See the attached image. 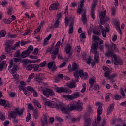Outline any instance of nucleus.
I'll return each instance as SVG.
<instances>
[{
  "instance_id": "obj_1",
  "label": "nucleus",
  "mask_w": 126,
  "mask_h": 126,
  "mask_svg": "<svg viewBox=\"0 0 126 126\" xmlns=\"http://www.w3.org/2000/svg\"><path fill=\"white\" fill-rule=\"evenodd\" d=\"M113 48L114 49V50L116 52H119V49H118V47H117V45L114 43H112L108 47V51L106 53L105 56L107 57H111L112 59H114V64L115 65H123V61L122 59L118 58L117 57V55L114 54V50H113Z\"/></svg>"
},
{
  "instance_id": "obj_2",
  "label": "nucleus",
  "mask_w": 126,
  "mask_h": 126,
  "mask_svg": "<svg viewBox=\"0 0 126 126\" xmlns=\"http://www.w3.org/2000/svg\"><path fill=\"white\" fill-rule=\"evenodd\" d=\"M99 43L95 41L93 44V47L91 48V51L92 53H94V59L96 63H98L100 61V56L99 55V52L97 51L98 48H99V45H102L104 41L103 40L99 38Z\"/></svg>"
},
{
  "instance_id": "obj_3",
  "label": "nucleus",
  "mask_w": 126,
  "mask_h": 126,
  "mask_svg": "<svg viewBox=\"0 0 126 126\" xmlns=\"http://www.w3.org/2000/svg\"><path fill=\"white\" fill-rule=\"evenodd\" d=\"M44 104L45 106H48L50 107V108H57L61 110V111L64 114H67V113H68V109H67V107L65 106V105L63 103H60L58 105L57 103H53L50 101H46Z\"/></svg>"
},
{
  "instance_id": "obj_4",
  "label": "nucleus",
  "mask_w": 126,
  "mask_h": 126,
  "mask_svg": "<svg viewBox=\"0 0 126 126\" xmlns=\"http://www.w3.org/2000/svg\"><path fill=\"white\" fill-rule=\"evenodd\" d=\"M83 105V103L80 100H78L77 102L73 101L71 102L68 105V109L70 111H73L74 110L81 111L82 110Z\"/></svg>"
},
{
  "instance_id": "obj_5",
  "label": "nucleus",
  "mask_w": 126,
  "mask_h": 126,
  "mask_svg": "<svg viewBox=\"0 0 126 126\" xmlns=\"http://www.w3.org/2000/svg\"><path fill=\"white\" fill-rule=\"evenodd\" d=\"M10 65L8 67V70L11 72L14 79H18V75L16 74V70L18 68L17 64H13V61L9 63Z\"/></svg>"
},
{
  "instance_id": "obj_6",
  "label": "nucleus",
  "mask_w": 126,
  "mask_h": 126,
  "mask_svg": "<svg viewBox=\"0 0 126 126\" xmlns=\"http://www.w3.org/2000/svg\"><path fill=\"white\" fill-rule=\"evenodd\" d=\"M24 108L19 110V108H14V111H11L8 115L9 119H15L17 116H22L23 115Z\"/></svg>"
},
{
  "instance_id": "obj_7",
  "label": "nucleus",
  "mask_w": 126,
  "mask_h": 126,
  "mask_svg": "<svg viewBox=\"0 0 126 126\" xmlns=\"http://www.w3.org/2000/svg\"><path fill=\"white\" fill-rule=\"evenodd\" d=\"M79 97H80V94H79V92H74L71 94L63 95V98H67L71 101H73L74 99H77V98H79Z\"/></svg>"
},
{
  "instance_id": "obj_8",
  "label": "nucleus",
  "mask_w": 126,
  "mask_h": 126,
  "mask_svg": "<svg viewBox=\"0 0 126 126\" xmlns=\"http://www.w3.org/2000/svg\"><path fill=\"white\" fill-rule=\"evenodd\" d=\"M42 91L43 95L47 97V98H49L50 96L51 97H55L56 96L55 92L52 89H46V90H42Z\"/></svg>"
},
{
  "instance_id": "obj_9",
  "label": "nucleus",
  "mask_w": 126,
  "mask_h": 126,
  "mask_svg": "<svg viewBox=\"0 0 126 126\" xmlns=\"http://www.w3.org/2000/svg\"><path fill=\"white\" fill-rule=\"evenodd\" d=\"M107 11L105 10L104 11L101 12L100 14V22L101 24H105L107 21L109 20V18H106V15H107Z\"/></svg>"
},
{
  "instance_id": "obj_10",
  "label": "nucleus",
  "mask_w": 126,
  "mask_h": 126,
  "mask_svg": "<svg viewBox=\"0 0 126 126\" xmlns=\"http://www.w3.org/2000/svg\"><path fill=\"white\" fill-rule=\"evenodd\" d=\"M77 72L82 79H84V80L87 79V77H88V74H87V73H83V70H79V71Z\"/></svg>"
},
{
  "instance_id": "obj_11",
  "label": "nucleus",
  "mask_w": 126,
  "mask_h": 126,
  "mask_svg": "<svg viewBox=\"0 0 126 126\" xmlns=\"http://www.w3.org/2000/svg\"><path fill=\"white\" fill-rule=\"evenodd\" d=\"M97 5V3L96 2H94V3L92 5V8L91 10V16L93 19H95V8Z\"/></svg>"
},
{
  "instance_id": "obj_12",
  "label": "nucleus",
  "mask_w": 126,
  "mask_h": 126,
  "mask_svg": "<svg viewBox=\"0 0 126 126\" xmlns=\"http://www.w3.org/2000/svg\"><path fill=\"white\" fill-rule=\"evenodd\" d=\"M105 124H106V119H104L101 124H100V123H98L97 120L95 119L93 122L92 125L93 126H105Z\"/></svg>"
},
{
  "instance_id": "obj_13",
  "label": "nucleus",
  "mask_w": 126,
  "mask_h": 126,
  "mask_svg": "<svg viewBox=\"0 0 126 126\" xmlns=\"http://www.w3.org/2000/svg\"><path fill=\"white\" fill-rule=\"evenodd\" d=\"M0 105L1 106H4V108L5 109H8L9 108V104H8V102L5 100H2L1 99H0Z\"/></svg>"
},
{
  "instance_id": "obj_14",
  "label": "nucleus",
  "mask_w": 126,
  "mask_h": 126,
  "mask_svg": "<svg viewBox=\"0 0 126 126\" xmlns=\"http://www.w3.org/2000/svg\"><path fill=\"white\" fill-rule=\"evenodd\" d=\"M59 6H60V4L59 3H54L50 6L49 10H57V9H59Z\"/></svg>"
},
{
  "instance_id": "obj_15",
  "label": "nucleus",
  "mask_w": 126,
  "mask_h": 126,
  "mask_svg": "<svg viewBox=\"0 0 126 126\" xmlns=\"http://www.w3.org/2000/svg\"><path fill=\"white\" fill-rule=\"evenodd\" d=\"M81 12H83L82 15L81 20L83 22V23L85 24L87 21V18H86V11L85 10H82Z\"/></svg>"
},
{
  "instance_id": "obj_16",
  "label": "nucleus",
  "mask_w": 126,
  "mask_h": 126,
  "mask_svg": "<svg viewBox=\"0 0 126 126\" xmlns=\"http://www.w3.org/2000/svg\"><path fill=\"white\" fill-rule=\"evenodd\" d=\"M115 107V104L112 103L110 105L109 107L107 109V115H109L112 112H113V110H114V108Z\"/></svg>"
},
{
  "instance_id": "obj_17",
  "label": "nucleus",
  "mask_w": 126,
  "mask_h": 126,
  "mask_svg": "<svg viewBox=\"0 0 126 126\" xmlns=\"http://www.w3.org/2000/svg\"><path fill=\"white\" fill-rule=\"evenodd\" d=\"M117 74H112V75H110V72H106L104 73V76L105 77H107L108 79H111V78H114L116 77Z\"/></svg>"
},
{
  "instance_id": "obj_18",
  "label": "nucleus",
  "mask_w": 126,
  "mask_h": 126,
  "mask_svg": "<svg viewBox=\"0 0 126 126\" xmlns=\"http://www.w3.org/2000/svg\"><path fill=\"white\" fill-rule=\"evenodd\" d=\"M120 21H117L115 23V28L117 30L118 32L119 33L120 35H122V32L121 31V28H120Z\"/></svg>"
},
{
  "instance_id": "obj_19",
  "label": "nucleus",
  "mask_w": 126,
  "mask_h": 126,
  "mask_svg": "<svg viewBox=\"0 0 126 126\" xmlns=\"http://www.w3.org/2000/svg\"><path fill=\"white\" fill-rule=\"evenodd\" d=\"M84 3V0H81L80 6H79L77 9V12L78 13H79V14H80V13H81V11H82V7H83Z\"/></svg>"
},
{
  "instance_id": "obj_20",
  "label": "nucleus",
  "mask_w": 126,
  "mask_h": 126,
  "mask_svg": "<svg viewBox=\"0 0 126 126\" xmlns=\"http://www.w3.org/2000/svg\"><path fill=\"white\" fill-rule=\"evenodd\" d=\"M56 92L57 93H63L65 92V88L63 87H57L56 88Z\"/></svg>"
},
{
  "instance_id": "obj_21",
  "label": "nucleus",
  "mask_w": 126,
  "mask_h": 126,
  "mask_svg": "<svg viewBox=\"0 0 126 126\" xmlns=\"http://www.w3.org/2000/svg\"><path fill=\"white\" fill-rule=\"evenodd\" d=\"M78 65L76 63H74L72 65V68L69 69V72H71L72 71L77 72V70L78 69Z\"/></svg>"
},
{
  "instance_id": "obj_22",
  "label": "nucleus",
  "mask_w": 126,
  "mask_h": 126,
  "mask_svg": "<svg viewBox=\"0 0 126 126\" xmlns=\"http://www.w3.org/2000/svg\"><path fill=\"white\" fill-rule=\"evenodd\" d=\"M4 67H7V64H6V61H3L0 64V71H2Z\"/></svg>"
},
{
  "instance_id": "obj_23",
  "label": "nucleus",
  "mask_w": 126,
  "mask_h": 126,
  "mask_svg": "<svg viewBox=\"0 0 126 126\" xmlns=\"http://www.w3.org/2000/svg\"><path fill=\"white\" fill-rule=\"evenodd\" d=\"M91 125V120L90 118H86L84 120V126H90Z\"/></svg>"
},
{
  "instance_id": "obj_24",
  "label": "nucleus",
  "mask_w": 126,
  "mask_h": 126,
  "mask_svg": "<svg viewBox=\"0 0 126 126\" xmlns=\"http://www.w3.org/2000/svg\"><path fill=\"white\" fill-rule=\"evenodd\" d=\"M29 55H30V53L27 51L25 50L22 52V54H21V57L23 59H25V58H26V57H28Z\"/></svg>"
},
{
  "instance_id": "obj_25",
  "label": "nucleus",
  "mask_w": 126,
  "mask_h": 126,
  "mask_svg": "<svg viewBox=\"0 0 126 126\" xmlns=\"http://www.w3.org/2000/svg\"><path fill=\"white\" fill-rule=\"evenodd\" d=\"M96 82V78H91L89 79V83L90 84V88H92L93 87V84Z\"/></svg>"
},
{
  "instance_id": "obj_26",
  "label": "nucleus",
  "mask_w": 126,
  "mask_h": 126,
  "mask_svg": "<svg viewBox=\"0 0 126 126\" xmlns=\"http://www.w3.org/2000/svg\"><path fill=\"white\" fill-rule=\"evenodd\" d=\"M51 38H52V34H49L47 37L45 38L43 42V46H47V45H48L47 43L49 42V40Z\"/></svg>"
},
{
  "instance_id": "obj_27",
  "label": "nucleus",
  "mask_w": 126,
  "mask_h": 126,
  "mask_svg": "<svg viewBox=\"0 0 126 126\" xmlns=\"http://www.w3.org/2000/svg\"><path fill=\"white\" fill-rule=\"evenodd\" d=\"M44 79V74L40 73L36 75V81H39V80H43Z\"/></svg>"
},
{
  "instance_id": "obj_28",
  "label": "nucleus",
  "mask_w": 126,
  "mask_h": 126,
  "mask_svg": "<svg viewBox=\"0 0 126 126\" xmlns=\"http://www.w3.org/2000/svg\"><path fill=\"white\" fill-rule=\"evenodd\" d=\"M33 116L34 119H38V117L40 116V113H39V111H38L37 110H33Z\"/></svg>"
},
{
  "instance_id": "obj_29",
  "label": "nucleus",
  "mask_w": 126,
  "mask_h": 126,
  "mask_svg": "<svg viewBox=\"0 0 126 126\" xmlns=\"http://www.w3.org/2000/svg\"><path fill=\"white\" fill-rule=\"evenodd\" d=\"M66 85L68 88H74L75 87V82H70L66 84Z\"/></svg>"
},
{
  "instance_id": "obj_30",
  "label": "nucleus",
  "mask_w": 126,
  "mask_h": 126,
  "mask_svg": "<svg viewBox=\"0 0 126 126\" xmlns=\"http://www.w3.org/2000/svg\"><path fill=\"white\" fill-rule=\"evenodd\" d=\"M59 54V51H56V50H53V52L51 53V57L52 60H55L56 59V56L57 55Z\"/></svg>"
},
{
  "instance_id": "obj_31",
  "label": "nucleus",
  "mask_w": 126,
  "mask_h": 126,
  "mask_svg": "<svg viewBox=\"0 0 126 126\" xmlns=\"http://www.w3.org/2000/svg\"><path fill=\"white\" fill-rule=\"evenodd\" d=\"M100 28H101L103 37L104 38H106V37H107V32H106V29H105V28L102 26H100Z\"/></svg>"
},
{
  "instance_id": "obj_32",
  "label": "nucleus",
  "mask_w": 126,
  "mask_h": 126,
  "mask_svg": "<svg viewBox=\"0 0 126 126\" xmlns=\"http://www.w3.org/2000/svg\"><path fill=\"white\" fill-rule=\"evenodd\" d=\"M73 33V24L71 23L69 26L68 34H72Z\"/></svg>"
},
{
  "instance_id": "obj_33",
  "label": "nucleus",
  "mask_w": 126,
  "mask_h": 126,
  "mask_svg": "<svg viewBox=\"0 0 126 126\" xmlns=\"http://www.w3.org/2000/svg\"><path fill=\"white\" fill-rule=\"evenodd\" d=\"M32 102L34 105L35 106H37V107H38V108H39V109H41V108H42V107L41 106V104L38 100L36 99H33Z\"/></svg>"
},
{
  "instance_id": "obj_34",
  "label": "nucleus",
  "mask_w": 126,
  "mask_h": 126,
  "mask_svg": "<svg viewBox=\"0 0 126 126\" xmlns=\"http://www.w3.org/2000/svg\"><path fill=\"white\" fill-rule=\"evenodd\" d=\"M97 115L101 116L102 113H103V107L101 106H99L97 110Z\"/></svg>"
},
{
  "instance_id": "obj_35",
  "label": "nucleus",
  "mask_w": 126,
  "mask_h": 126,
  "mask_svg": "<svg viewBox=\"0 0 126 126\" xmlns=\"http://www.w3.org/2000/svg\"><path fill=\"white\" fill-rule=\"evenodd\" d=\"M60 47H61V41H59L57 42L55 46V50L57 51H60Z\"/></svg>"
},
{
  "instance_id": "obj_36",
  "label": "nucleus",
  "mask_w": 126,
  "mask_h": 126,
  "mask_svg": "<svg viewBox=\"0 0 126 126\" xmlns=\"http://www.w3.org/2000/svg\"><path fill=\"white\" fill-rule=\"evenodd\" d=\"M70 51H71V46L69 44H67L65 48L66 54H69Z\"/></svg>"
},
{
  "instance_id": "obj_37",
  "label": "nucleus",
  "mask_w": 126,
  "mask_h": 126,
  "mask_svg": "<svg viewBox=\"0 0 126 126\" xmlns=\"http://www.w3.org/2000/svg\"><path fill=\"white\" fill-rule=\"evenodd\" d=\"M12 48H13V47L9 46H7L6 47L5 51L7 53V54H9V53H10V51L12 50Z\"/></svg>"
},
{
  "instance_id": "obj_38",
  "label": "nucleus",
  "mask_w": 126,
  "mask_h": 126,
  "mask_svg": "<svg viewBox=\"0 0 126 126\" xmlns=\"http://www.w3.org/2000/svg\"><path fill=\"white\" fill-rule=\"evenodd\" d=\"M61 24V22L59 20V19L57 20L54 25L55 28H58L59 25Z\"/></svg>"
},
{
  "instance_id": "obj_39",
  "label": "nucleus",
  "mask_w": 126,
  "mask_h": 126,
  "mask_svg": "<svg viewBox=\"0 0 126 126\" xmlns=\"http://www.w3.org/2000/svg\"><path fill=\"white\" fill-rule=\"evenodd\" d=\"M6 35V32L4 30H2L0 33V38H4Z\"/></svg>"
},
{
  "instance_id": "obj_40",
  "label": "nucleus",
  "mask_w": 126,
  "mask_h": 126,
  "mask_svg": "<svg viewBox=\"0 0 126 126\" xmlns=\"http://www.w3.org/2000/svg\"><path fill=\"white\" fill-rule=\"evenodd\" d=\"M74 77L76 78V82H78V78H79V75L77 72H75L74 73Z\"/></svg>"
},
{
  "instance_id": "obj_41",
  "label": "nucleus",
  "mask_w": 126,
  "mask_h": 126,
  "mask_svg": "<svg viewBox=\"0 0 126 126\" xmlns=\"http://www.w3.org/2000/svg\"><path fill=\"white\" fill-rule=\"evenodd\" d=\"M34 50V47L32 45H30L29 46L28 50H26V51L29 52L30 54Z\"/></svg>"
},
{
  "instance_id": "obj_42",
  "label": "nucleus",
  "mask_w": 126,
  "mask_h": 126,
  "mask_svg": "<svg viewBox=\"0 0 126 126\" xmlns=\"http://www.w3.org/2000/svg\"><path fill=\"white\" fill-rule=\"evenodd\" d=\"M33 67H34V65L32 64L28 65L26 67V70H32L33 69Z\"/></svg>"
},
{
  "instance_id": "obj_43",
  "label": "nucleus",
  "mask_w": 126,
  "mask_h": 126,
  "mask_svg": "<svg viewBox=\"0 0 126 126\" xmlns=\"http://www.w3.org/2000/svg\"><path fill=\"white\" fill-rule=\"evenodd\" d=\"M14 56L17 58H20V57H21V54H20V51L19 50H17L15 53Z\"/></svg>"
},
{
  "instance_id": "obj_44",
  "label": "nucleus",
  "mask_w": 126,
  "mask_h": 126,
  "mask_svg": "<svg viewBox=\"0 0 126 126\" xmlns=\"http://www.w3.org/2000/svg\"><path fill=\"white\" fill-rule=\"evenodd\" d=\"M12 10H13L12 7H9L7 11V13L8 15H11V14H12Z\"/></svg>"
},
{
  "instance_id": "obj_45",
  "label": "nucleus",
  "mask_w": 126,
  "mask_h": 126,
  "mask_svg": "<svg viewBox=\"0 0 126 126\" xmlns=\"http://www.w3.org/2000/svg\"><path fill=\"white\" fill-rule=\"evenodd\" d=\"M82 89L81 91V92L82 93H84V92H85V90H86V84L85 83L82 84Z\"/></svg>"
},
{
  "instance_id": "obj_46",
  "label": "nucleus",
  "mask_w": 126,
  "mask_h": 126,
  "mask_svg": "<svg viewBox=\"0 0 126 126\" xmlns=\"http://www.w3.org/2000/svg\"><path fill=\"white\" fill-rule=\"evenodd\" d=\"M30 32H31V29H30V28H28L25 32V33L23 34V36H27V35H28L29 34V33H30Z\"/></svg>"
},
{
  "instance_id": "obj_47",
  "label": "nucleus",
  "mask_w": 126,
  "mask_h": 126,
  "mask_svg": "<svg viewBox=\"0 0 126 126\" xmlns=\"http://www.w3.org/2000/svg\"><path fill=\"white\" fill-rule=\"evenodd\" d=\"M54 61H53L52 62H50L48 63V67L49 69H52V68L53 66V65L54 64Z\"/></svg>"
},
{
  "instance_id": "obj_48",
  "label": "nucleus",
  "mask_w": 126,
  "mask_h": 126,
  "mask_svg": "<svg viewBox=\"0 0 126 126\" xmlns=\"http://www.w3.org/2000/svg\"><path fill=\"white\" fill-rule=\"evenodd\" d=\"M13 44V41L11 40H8L6 42V46H12Z\"/></svg>"
},
{
  "instance_id": "obj_49",
  "label": "nucleus",
  "mask_w": 126,
  "mask_h": 126,
  "mask_svg": "<svg viewBox=\"0 0 126 126\" xmlns=\"http://www.w3.org/2000/svg\"><path fill=\"white\" fill-rule=\"evenodd\" d=\"M0 120H1V121H4V120H5V115L3 113H0Z\"/></svg>"
},
{
  "instance_id": "obj_50",
  "label": "nucleus",
  "mask_w": 126,
  "mask_h": 126,
  "mask_svg": "<svg viewBox=\"0 0 126 126\" xmlns=\"http://www.w3.org/2000/svg\"><path fill=\"white\" fill-rule=\"evenodd\" d=\"M114 98L115 99V100H120V99L122 98V96L120 95H118V94H115L114 96Z\"/></svg>"
},
{
  "instance_id": "obj_51",
  "label": "nucleus",
  "mask_w": 126,
  "mask_h": 126,
  "mask_svg": "<svg viewBox=\"0 0 126 126\" xmlns=\"http://www.w3.org/2000/svg\"><path fill=\"white\" fill-rule=\"evenodd\" d=\"M20 45V41H19L18 42H16L14 44V47H12V50H15L16 49V47H19V45Z\"/></svg>"
},
{
  "instance_id": "obj_52",
  "label": "nucleus",
  "mask_w": 126,
  "mask_h": 126,
  "mask_svg": "<svg viewBox=\"0 0 126 126\" xmlns=\"http://www.w3.org/2000/svg\"><path fill=\"white\" fill-rule=\"evenodd\" d=\"M29 43H30V41H24L23 40H22L20 44L21 46H24V45H26V44H29Z\"/></svg>"
},
{
  "instance_id": "obj_53",
  "label": "nucleus",
  "mask_w": 126,
  "mask_h": 126,
  "mask_svg": "<svg viewBox=\"0 0 126 126\" xmlns=\"http://www.w3.org/2000/svg\"><path fill=\"white\" fill-rule=\"evenodd\" d=\"M72 90L68 89V88H65V93H68V94H71L72 93Z\"/></svg>"
},
{
  "instance_id": "obj_54",
  "label": "nucleus",
  "mask_w": 126,
  "mask_h": 126,
  "mask_svg": "<svg viewBox=\"0 0 126 126\" xmlns=\"http://www.w3.org/2000/svg\"><path fill=\"white\" fill-rule=\"evenodd\" d=\"M27 90H28L29 91H31V92H33L35 90L34 89V88H33L31 86H28L27 87Z\"/></svg>"
},
{
  "instance_id": "obj_55",
  "label": "nucleus",
  "mask_w": 126,
  "mask_h": 126,
  "mask_svg": "<svg viewBox=\"0 0 126 126\" xmlns=\"http://www.w3.org/2000/svg\"><path fill=\"white\" fill-rule=\"evenodd\" d=\"M30 119H31V114L28 113L26 119V122H29V121H30Z\"/></svg>"
},
{
  "instance_id": "obj_56",
  "label": "nucleus",
  "mask_w": 126,
  "mask_h": 126,
  "mask_svg": "<svg viewBox=\"0 0 126 126\" xmlns=\"http://www.w3.org/2000/svg\"><path fill=\"white\" fill-rule=\"evenodd\" d=\"M34 76H35V74H34V73L31 74L28 78L29 80H31L32 79H33V78H34Z\"/></svg>"
},
{
  "instance_id": "obj_57",
  "label": "nucleus",
  "mask_w": 126,
  "mask_h": 126,
  "mask_svg": "<svg viewBox=\"0 0 126 126\" xmlns=\"http://www.w3.org/2000/svg\"><path fill=\"white\" fill-rule=\"evenodd\" d=\"M28 109L31 111H34V107H33V105L31 103L28 105Z\"/></svg>"
},
{
  "instance_id": "obj_58",
  "label": "nucleus",
  "mask_w": 126,
  "mask_h": 126,
  "mask_svg": "<svg viewBox=\"0 0 126 126\" xmlns=\"http://www.w3.org/2000/svg\"><path fill=\"white\" fill-rule=\"evenodd\" d=\"M39 66H40L39 65H35L33 66V68L34 71H39Z\"/></svg>"
},
{
  "instance_id": "obj_59",
  "label": "nucleus",
  "mask_w": 126,
  "mask_h": 126,
  "mask_svg": "<svg viewBox=\"0 0 126 126\" xmlns=\"http://www.w3.org/2000/svg\"><path fill=\"white\" fill-rule=\"evenodd\" d=\"M46 63H47V62H46V61L43 62L40 64H39L40 67H45V65H46Z\"/></svg>"
},
{
  "instance_id": "obj_60",
  "label": "nucleus",
  "mask_w": 126,
  "mask_h": 126,
  "mask_svg": "<svg viewBox=\"0 0 126 126\" xmlns=\"http://www.w3.org/2000/svg\"><path fill=\"white\" fill-rule=\"evenodd\" d=\"M111 14H112V15H115L116 14V9L114 7L111 8Z\"/></svg>"
},
{
  "instance_id": "obj_61",
  "label": "nucleus",
  "mask_w": 126,
  "mask_h": 126,
  "mask_svg": "<svg viewBox=\"0 0 126 126\" xmlns=\"http://www.w3.org/2000/svg\"><path fill=\"white\" fill-rule=\"evenodd\" d=\"M120 94L123 96V97H125V92H124V89L122 88L120 89Z\"/></svg>"
},
{
  "instance_id": "obj_62",
  "label": "nucleus",
  "mask_w": 126,
  "mask_h": 126,
  "mask_svg": "<svg viewBox=\"0 0 126 126\" xmlns=\"http://www.w3.org/2000/svg\"><path fill=\"white\" fill-rule=\"evenodd\" d=\"M93 39L94 41H99L100 40V38L98 36H96L95 35H93Z\"/></svg>"
},
{
  "instance_id": "obj_63",
  "label": "nucleus",
  "mask_w": 126,
  "mask_h": 126,
  "mask_svg": "<svg viewBox=\"0 0 126 126\" xmlns=\"http://www.w3.org/2000/svg\"><path fill=\"white\" fill-rule=\"evenodd\" d=\"M102 121V118H101V115H97V122L98 124H100V122Z\"/></svg>"
},
{
  "instance_id": "obj_64",
  "label": "nucleus",
  "mask_w": 126,
  "mask_h": 126,
  "mask_svg": "<svg viewBox=\"0 0 126 126\" xmlns=\"http://www.w3.org/2000/svg\"><path fill=\"white\" fill-rule=\"evenodd\" d=\"M100 88V87H99V85L97 84H95L94 86V90H99V89Z\"/></svg>"
}]
</instances>
